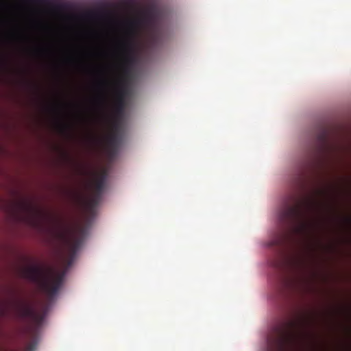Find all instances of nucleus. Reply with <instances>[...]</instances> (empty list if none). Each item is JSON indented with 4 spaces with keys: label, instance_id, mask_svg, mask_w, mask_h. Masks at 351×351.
Segmentation results:
<instances>
[{
    "label": "nucleus",
    "instance_id": "nucleus-1",
    "mask_svg": "<svg viewBox=\"0 0 351 351\" xmlns=\"http://www.w3.org/2000/svg\"><path fill=\"white\" fill-rule=\"evenodd\" d=\"M21 274L23 278L36 283L50 298L58 293L64 276V273L56 272L52 268L45 269L38 265L23 267Z\"/></svg>",
    "mask_w": 351,
    "mask_h": 351
},
{
    "label": "nucleus",
    "instance_id": "nucleus-2",
    "mask_svg": "<svg viewBox=\"0 0 351 351\" xmlns=\"http://www.w3.org/2000/svg\"><path fill=\"white\" fill-rule=\"evenodd\" d=\"M134 13L136 16L125 23L128 34L120 43V48L123 57V75H126L128 73L130 66L136 61L135 36L137 32L141 27H146L140 14L137 12Z\"/></svg>",
    "mask_w": 351,
    "mask_h": 351
},
{
    "label": "nucleus",
    "instance_id": "nucleus-3",
    "mask_svg": "<svg viewBox=\"0 0 351 351\" xmlns=\"http://www.w3.org/2000/svg\"><path fill=\"white\" fill-rule=\"evenodd\" d=\"M295 325L293 321H285L275 327L267 338V351H288L295 339Z\"/></svg>",
    "mask_w": 351,
    "mask_h": 351
},
{
    "label": "nucleus",
    "instance_id": "nucleus-4",
    "mask_svg": "<svg viewBox=\"0 0 351 351\" xmlns=\"http://www.w3.org/2000/svg\"><path fill=\"white\" fill-rule=\"evenodd\" d=\"M293 204L286 205L279 214V220L284 226L290 227L296 223L300 225L298 230L306 228V223L303 221L304 214L296 197H292Z\"/></svg>",
    "mask_w": 351,
    "mask_h": 351
},
{
    "label": "nucleus",
    "instance_id": "nucleus-5",
    "mask_svg": "<svg viewBox=\"0 0 351 351\" xmlns=\"http://www.w3.org/2000/svg\"><path fill=\"white\" fill-rule=\"evenodd\" d=\"M106 178V171L102 170L91 182V187L93 189L92 194L84 202L86 212L90 216L95 214L96 207L101 200Z\"/></svg>",
    "mask_w": 351,
    "mask_h": 351
},
{
    "label": "nucleus",
    "instance_id": "nucleus-6",
    "mask_svg": "<svg viewBox=\"0 0 351 351\" xmlns=\"http://www.w3.org/2000/svg\"><path fill=\"white\" fill-rule=\"evenodd\" d=\"M121 2L125 9L138 13L146 27H150L154 23L157 12L155 5H150L143 8L137 0H121Z\"/></svg>",
    "mask_w": 351,
    "mask_h": 351
},
{
    "label": "nucleus",
    "instance_id": "nucleus-7",
    "mask_svg": "<svg viewBox=\"0 0 351 351\" xmlns=\"http://www.w3.org/2000/svg\"><path fill=\"white\" fill-rule=\"evenodd\" d=\"M84 228L78 227L76 232L71 230H66L60 232V237L65 243L67 254H68V264L71 265L78 249L82 243L81 236L84 234Z\"/></svg>",
    "mask_w": 351,
    "mask_h": 351
},
{
    "label": "nucleus",
    "instance_id": "nucleus-8",
    "mask_svg": "<svg viewBox=\"0 0 351 351\" xmlns=\"http://www.w3.org/2000/svg\"><path fill=\"white\" fill-rule=\"evenodd\" d=\"M120 129L119 123L114 121L112 123L110 132L104 138V146L109 158L115 157L119 145V131Z\"/></svg>",
    "mask_w": 351,
    "mask_h": 351
},
{
    "label": "nucleus",
    "instance_id": "nucleus-9",
    "mask_svg": "<svg viewBox=\"0 0 351 351\" xmlns=\"http://www.w3.org/2000/svg\"><path fill=\"white\" fill-rule=\"evenodd\" d=\"M17 311L19 316L23 319H28L36 326L41 325L44 314L38 313L35 308L27 303H23L18 305Z\"/></svg>",
    "mask_w": 351,
    "mask_h": 351
},
{
    "label": "nucleus",
    "instance_id": "nucleus-10",
    "mask_svg": "<svg viewBox=\"0 0 351 351\" xmlns=\"http://www.w3.org/2000/svg\"><path fill=\"white\" fill-rule=\"evenodd\" d=\"M316 152L324 151V149L329 148L330 139L329 131L327 128L322 127L315 137Z\"/></svg>",
    "mask_w": 351,
    "mask_h": 351
},
{
    "label": "nucleus",
    "instance_id": "nucleus-11",
    "mask_svg": "<svg viewBox=\"0 0 351 351\" xmlns=\"http://www.w3.org/2000/svg\"><path fill=\"white\" fill-rule=\"evenodd\" d=\"M127 95V86L123 76L119 78L116 84L115 95L117 99H125Z\"/></svg>",
    "mask_w": 351,
    "mask_h": 351
},
{
    "label": "nucleus",
    "instance_id": "nucleus-12",
    "mask_svg": "<svg viewBox=\"0 0 351 351\" xmlns=\"http://www.w3.org/2000/svg\"><path fill=\"white\" fill-rule=\"evenodd\" d=\"M125 106V99H115V112L117 114L123 113Z\"/></svg>",
    "mask_w": 351,
    "mask_h": 351
},
{
    "label": "nucleus",
    "instance_id": "nucleus-13",
    "mask_svg": "<svg viewBox=\"0 0 351 351\" xmlns=\"http://www.w3.org/2000/svg\"><path fill=\"white\" fill-rule=\"evenodd\" d=\"M286 237H287L286 233L282 232V234L280 235V238L278 240L274 241L273 242L272 245H281L286 239Z\"/></svg>",
    "mask_w": 351,
    "mask_h": 351
},
{
    "label": "nucleus",
    "instance_id": "nucleus-14",
    "mask_svg": "<svg viewBox=\"0 0 351 351\" xmlns=\"http://www.w3.org/2000/svg\"><path fill=\"white\" fill-rule=\"evenodd\" d=\"M35 349V345L34 343H31L27 346L26 348V351H34Z\"/></svg>",
    "mask_w": 351,
    "mask_h": 351
},
{
    "label": "nucleus",
    "instance_id": "nucleus-15",
    "mask_svg": "<svg viewBox=\"0 0 351 351\" xmlns=\"http://www.w3.org/2000/svg\"><path fill=\"white\" fill-rule=\"evenodd\" d=\"M332 147V146L330 144V147H329V148H328V149H333V147ZM334 149H338V147H334ZM325 150H327V149H326Z\"/></svg>",
    "mask_w": 351,
    "mask_h": 351
}]
</instances>
